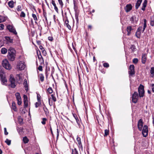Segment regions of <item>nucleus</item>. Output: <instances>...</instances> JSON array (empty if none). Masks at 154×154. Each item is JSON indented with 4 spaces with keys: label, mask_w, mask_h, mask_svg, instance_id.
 Segmentation results:
<instances>
[{
    "label": "nucleus",
    "mask_w": 154,
    "mask_h": 154,
    "mask_svg": "<svg viewBox=\"0 0 154 154\" xmlns=\"http://www.w3.org/2000/svg\"><path fill=\"white\" fill-rule=\"evenodd\" d=\"M7 27L10 32H12L16 35L17 34V33L16 31L15 28L13 25H8L7 26Z\"/></svg>",
    "instance_id": "nucleus-7"
},
{
    "label": "nucleus",
    "mask_w": 154,
    "mask_h": 154,
    "mask_svg": "<svg viewBox=\"0 0 154 154\" xmlns=\"http://www.w3.org/2000/svg\"><path fill=\"white\" fill-rule=\"evenodd\" d=\"M150 75L152 77H153L154 76V67H152L151 68L150 70Z\"/></svg>",
    "instance_id": "nucleus-26"
},
{
    "label": "nucleus",
    "mask_w": 154,
    "mask_h": 154,
    "mask_svg": "<svg viewBox=\"0 0 154 154\" xmlns=\"http://www.w3.org/2000/svg\"><path fill=\"white\" fill-rule=\"evenodd\" d=\"M147 4V0H144L142 4V6L141 8V10L143 11H144L145 10V8Z\"/></svg>",
    "instance_id": "nucleus-20"
},
{
    "label": "nucleus",
    "mask_w": 154,
    "mask_h": 154,
    "mask_svg": "<svg viewBox=\"0 0 154 154\" xmlns=\"http://www.w3.org/2000/svg\"><path fill=\"white\" fill-rule=\"evenodd\" d=\"M103 66L107 68L109 66V65L108 63H105L103 64Z\"/></svg>",
    "instance_id": "nucleus-48"
},
{
    "label": "nucleus",
    "mask_w": 154,
    "mask_h": 154,
    "mask_svg": "<svg viewBox=\"0 0 154 154\" xmlns=\"http://www.w3.org/2000/svg\"><path fill=\"white\" fill-rule=\"evenodd\" d=\"M4 25L2 24H0V30H2L4 29Z\"/></svg>",
    "instance_id": "nucleus-52"
},
{
    "label": "nucleus",
    "mask_w": 154,
    "mask_h": 154,
    "mask_svg": "<svg viewBox=\"0 0 154 154\" xmlns=\"http://www.w3.org/2000/svg\"><path fill=\"white\" fill-rule=\"evenodd\" d=\"M4 133L5 135H7L8 134V132L7 131V129L6 128H4Z\"/></svg>",
    "instance_id": "nucleus-55"
},
{
    "label": "nucleus",
    "mask_w": 154,
    "mask_h": 154,
    "mask_svg": "<svg viewBox=\"0 0 154 154\" xmlns=\"http://www.w3.org/2000/svg\"><path fill=\"white\" fill-rule=\"evenodd\" d=\"M43 109H44V111L45 112V113L46 114V113L47 112V108L45 106L44 107H43Z\"/></svg>",
    "instance_id": "nucleus-58"
},
{
    "label": "nucleus",
    "mask_w": 154,
    "mask_h": 154,
    "mask_svg": "<svg viewBox=\"0 0 154 154\" xmlns=\"http://www.w3.org/2000/svg\"><path fill=\"white\" fill-rule=\"evenodd\" d=\"M16 78L17 81L18 82L20 81L21 79V77L20 76V74H17L16 75Z\"/></svg>",
    "instance_id": "nucleus-35"
},
{
    "label": "nucleus",
    "mask_w": 154,
    "mask_h": 154,
    "mask_svg": "<svg viewBox=\"0 0 154 154\" xmlns=\"http://www.w3.org/2000/svg\"><path fill=\"white\" fill-rule=\"evenodd\" d=\"M79 15L77 14H75V18L76 20L77 23H79Z\"/></svg>",
    "instance_id": "nucleus-43"
},
{
    "label": "nucleus",
    "mask_w": 154,
    "mask_h": 154,
    "mask_svg": "<svg viewBox=\"0 0 154 154\" xmlns=\"http://www.w3.org/2000/svg\"><path fill=\"white\" fill-rule=\"evenodd\" d=\"M39 77L41 82H43L44 80V76L43 74H40L39 75Z\"/></svg>",
    "instance_id": "nucleus-31"
},
{
    "label": "nucleus",
    "mask_w": 154,
    "mask_h": 154,
    "mask_svg": "<svg viewBox=\"0 0 154 154\" xmlns=\"http://www.w3.org/2000/svg\"><path fill=\"white\" fill-rule=\"evenodd\" d=\"M152 91L153 92H154V84H152L151 85Z\"/></svg>",
    "instance_id": "nucleus-53"
},
{
    "label": "nucleus",
    "mask_w": 154,
    "mask_h": 154,
    "mask_svg": "<svg viewBox=\"0 0 154 154\" xmlns=\"http://www.w3.org/2000/svg\"><path fill=\"white\" fill-rule=\"evenodd\" d=\"M142 28V26H140L137 29L135 35L138 38H140L141 34V31Z\"/></svg>",
    "instance_id": "nucleus-12"
},
{
    "label": "nucleus",
    "mask_w": 154,
    "mask_h": 154,
    "mask_svg": "<svg viewBox=\"0 0 154 154\" xmlns=\"http://www.w3.org/2000/svg\"><path fill=\"white\" fill-rule=\"evenodd\" d=\"M132 29V27L131 26H128L127 27V31L128 32L127 35H130L131 34V31Z\"/></svg>",
    "instance_id": "nucleus-22"
},
{
    "label": "nucleus",
    "mask_w": 154,
    "mask_h": 154,
    "mask_svg": "<svg viewBox=\"0 0 154 154\" xmlns=\"http://www.w3.org/2000/svg\"><path fill=\"white\" fill-rule=\"evenodd\" d=\"M48 39L50 41H52L53 39L52 37L49 36L48 37Z\"/></svg>",
    "instance_id": "nucleus-61"
},
{
    "label": "nucleus",
    "mask_w": 154,
    "mask_h": 154,
    "mask_svg": "<svg viewBox=\"0 0 154 154\" xmlns=\"http://www.w3.org/2000/svg\"><path fill=\"white\" fill-rule=\"evenodd\" d=\"M50 69L49 68L48 69L47 68H46L45 70V74L46 75V78H47L48 75L49 74V73L48 72L49 71Z\"/></svg>",
    "instance_id": "nucleus-37"
},
{
    "label": "nucleus",
    "mask_w": 154,
    "mask_h": 154,
    "mask_svg": "<svg viewBox=\"0 0 154 154\" xmlns=\"http://www.w3.org/2000/svg\"><path fill=\"white\" fill-rule=\"evenodd\" d=\"M23 142L25 143H27L29 141V139H28L27 137L26 136L23 137Z\"/></svg>",
    "instance_id": "nucleus-34"
},
{
    "label": "nucleus",
    "mask_w": 154,
    "mask_h": 154,
    "mask_svg": "<svg viewBox=\"0 0 154 154\" xmlns=\"http://www.w3.org/2000/svg\"><path fill=\"white\" fill-rule=\"evenodd\" d=\"M47 120V119L46 118H43L42 119V121L41 122L42 123L43 125H45Z\"/></svg>",
    "instance_id": "nucleus-41"
},
{
    "label": "nucleus",
    "mask_w": 154,
    "mask_h": 154,
    "mask_svg": "<svg viewBox=\"0 0 154 154\" xmlns=\"http://www.w3.org/2000/svg\"><path fill=\"white\" fill-rule=\"evenodd\" d=\"M134 66L133 65H131L129 67L128 71L129 76H132L135 74Z\"/></svg>",
    "instance_id": "nucleus-10"
},
{
    "label": "nucleus",
    "mask_w": 154,
    "mask_h": 154,
    "mask_svg": "<svg viewBox=\"0 0 154 154\" xmlns=\"http://www.w3.org/2000/svg\"><path fill=\"white\" fill-rule=\"evenodd\" d=\"M57 138L59 136V130H58V128H57Z\"/></svg>",
    "instance_id": "nucleus-62"
},
{
    "label": "nucleus",
    "mask_w": 154,
    "mask_h": 154,
    "mask_svg": "<svg viewBox=\"0 0 154 154\" xmlns=\"http://www.w3.org/2000/svg\"><path fill=\"white\" fill-rule=\"evenodd\" d=\"M142 129V134L143 136L144 137H146L148 135V127L147 125H144L143 128Z\"/></svg>",
    "instance_id": "nucleus-5"
},
{
    "label": "nucleus",
    "mask_w": 154,
    "mask_h": 154,
    "mask_svg": "<svg viewBox=\"0 0 154 154\" xmlns=\"http://www.w3.org/2000/svg\"><path fill=\"white\" fill-rule=\"evenodd\" d=\"M58 2H59V3L60 6H61L62 7H63V4L62 2V0H58Z\"/></svg>",
    "instance_id": "nucleus-50"
},
{
    "label": "nucleus",
    "mask_w": 154,
    "mask_h": 154,
    "mask_svg": "<svg viewBox=\"0 0 154 154\" xmlns=\"http://www.w3.org/2000/svg\"><path fill=\"white\" fill-rule=\"evenodd\" d=\"M72 154H78V152L76 148H75L72 149Z\"/></svg>",
    "instance_id": "nucleus-38"
},
{
    "label": "nucleus",
    "mask_w": 154,
    "mask_h": 154,
    "mask_svg": "<svg viewBox=\"0 0 154 154\" xmlns=\"http://www.w3.org/2000/svg\"><path fill=\"white\" fill-rule=\"evenodd\" d=\"M2 72L1 73L0 72V76L1 78V80L3 84H5L7 82V80L6 79L5 76H4L2 74Z\"/></svg>",
    "instance_id": "nucleus-14"
},
{
    "label": "nucleus",
    "mask_w": 154,
    "mask_h": 154,
    "mask_svg": "<svg viewBox=\"0 0 154 154\" xmlns=\"http://www.w3.org/2000/svg\"><path fill=\"white\" fill-rule=\"evenodd\" d=\"M13 39L9 37H5L4 41H6L7 43H12L13 42Z\"/></svg>",
    "instance_id": "nucleus-16"
},
{
    "label": "nucleus",
    "mask_w": 154,
    "mask_h": 154,
    "mask_svg": "<svg viewBox=\"0 0 154 154\" xmlns=\"http://www.w3.org/2000/svg\"><path fill=\"white\" fill-rule=\"evenodd\" d=\"M24 100V107L26 108L28 106V101L27 99V97L26 95H24L23 96Z\"/></svg>",
    "instance_id": "nucleus-13"
},
{
    "label": "nucleus",
    "mask_w": 154,
    "mask_h": 154,
    "mask_svg": "<svg viewBox=\"0 0 154 154\" xmlns=\"http://www.w3.org/2000/svg\"><path fill=\"white\" fill-rule=\"evenodd\" d=\"M39 55H38V58L40 62V64H44V60L43 59L41 55L40 51H39Z\"/></svg>",
    "instance_id": "nucleus-18"
},
{
    "label": "nucleus",
    "mask_w": 154,
    "mask_h": 154,
    "mask_svg": "<svg viewBox=\"0 0 154 154\" xmlns=\"http://www.w3.org/2000/svg\"><path fill=\"white\" fill-rule=\"evenodd\" d=\"M130 49H131L132 52H133L136 51V48L134 45H132L130 47Z\"/></svg>",
    "instance_id": "nucleus-33"
},
{
    "label": "nucleus",
    "mask_w": 154,
    "mask_h": 154,
    "mask_svg": "<svg viewBox=\"0 0 154 154\" xmlns=\"http://www.w3.org/2000/svg\"><path fill=\"white\" fill-rule=\"evenodd\" d=\"M143 119H140L138 121L137 125L138 129L139 131H141L142 130V129L143 127Z\"/></svg>",
    "instance_id": "nucleus-9"
},
{
    "label": "nucleus",
    "mask_w": 154,
    "mask_h": 154,
    "mask_svg": "<svg viewBox=\"0 0 154 154\" xmlns=\"http://www.w3.org/2000/svg\"><path fill=\"white\" fill-rule=\"evenodd\" d=\"M8 5L11 8H12L14 7V2L12 0L9 2L8 3Z\"/></svg>",
    "instance_id": "nucleus-29"
},
{
    "label": "nucleus",
    "mask_w": 154,
    "mask_h": 154,
    "mask_svg": "<svg viewBox=\"0 0 154 154\" xmlns=\"http://www.w3.org/2000/svg\"><path fill=\"white\" fill-rule=\"evenodd\" d=\"M38 69L40 71H42V66L40 65L38 68Z\"/></svg>",
    "instance_id": "nucleus-57"
},
{
    "label": "nucleus",
    "mask_w": 154,
    "mask_h": 154,
    "mask_svg": "<svg viewBox=\"0 0 154 154\" xmlns=\"http://www.w3.org/2000/svg\"><path fill=\"white\" fill-rule=\"evenodd\" d=\"M139 96L137 92L136 91L134 92L132 96V101L133 103H137Z\"/></svg>",
    "instance_id": "nucleus-6"
},
{
    "label": "nucleus",
    "mask_w": 154,
    "mask_h": 154,
    "mask_svg": "<svg viewBox=\"0 0 154 154\" xmlns=\"http://www.w3.org/2000/svg\"><path fill=\"white\" fill-rule=\"evenodd\" d=\"M39 48L41 50V51H42V50H43L44 49V48H43V46L42 45H40Z\"/></svg>",
    "instance_id": "nucleus-64"
},
{
    "label": "nucleus",
    "mask_w": 154,
    "mask_h": 154,
    "mask_svg": "<svg viewBox=\"0 0 154 154\" xmlns=\"http://www.w3.org/2000/svg\"><path fill=\"white\" fill-rule=\"evenodd\" d=\"M32 16L35 21H36L37 20V16L35 14H32Z\"/></svg>",
    "instance_id": "nucleus-45"
},
{
    "label": "nucleus",
    "mask_w": 154,
    "mask_h": 154,
    "mask_svg": "<svg viewBox=\"0 0 154 154\" xmlns=\"http://www.w3.org/2000/svg\"><path fill=\"white\" fill-rule=\"evenodd\" d=\"M138 92L139 97L141 98L143 97L144 95V86L141 84H140L138 88Z\"/></svg>",
    "instance_id": "nucleus-3"
},
{
    "label": "nucleus",
    "mask_w": 154,
    "mask_h": 154,
    "mask_svg": "<svg viewBox=\"0 0 154 154\" xmlns=\"http://www.w3.org/2000/svg\"><path fill=\"white\" fill-rule=\"evenodd\" d=\"M11 108L14 111H17V110L15 103L14 102L12 103Z\"/></svg>",
    "instance_id": "nucleus-27"
},
{
    "label": "nucleus",
    "mask_w": 154,
    "mask_h": 154,
    "mask_svg": "<svg viewBox=\"0 0 154 154\" xmlns=\"http://www.w3.org/2000/svg\"><path fill=\"white\" fill-rule=\"evenodd\" d=\"M11 140H9L8 139H6V140L5 141V142L6 143V144L8 145H10L11 144Z\"/></svg>",
    "instance_id": "nucleus-39"
},
{
    "label": "nucleus",
    "mask_w": 154,
    "mask_h": 154,
    "mask_svg": "<svg viewBox=\"0 0 154 154\" xmlns=\"http://www.w3.org/2000/svg\"><path fill=\"white\" fill-rule=\"evenodd\" d=\"M73 4H74V9H75L76 8V5H75V1H73Z\"/></svg>",
    "instance_id": "nucleus-63"
},
{
    "label": "nucleus",
    "mask_w": 154,
    "mask_h": 154,
    "mask_svg": "<svg viewBox=\"0 0 154 154\" xmlns=\"http://www.w3.org/2000/svg\"><path fill=\"white\" fill-rule=\"evenodd\" d=\"M0 18L1 19V22H3L5 21L6 19H7L6 17H5L4 16H0Z\"/></svg>",
    "instance_id": "nucleus-36"
},
{
    "label": "nucleus",
    "mask_w": 154,
    "mask_h": 154,
    "mask_svg": "<svg viewBox=\"0 0 154 154\" xmlns=\"http://www.w3.org/2000/svg\"><path fill=\"white\" fill-rule=\"evenodd\" d=\"M72 115L73 117L75 118V119H78V117L77 116V115L76 114L74 113H72Z\"/></svg>",
    "instance_id": "nucleus-59"
},
{
    "label": "nucleus",
    "mask_w": 154,
    "mask_h": 154,
    "mask_svg": "<svg viewBox=\"0 0 154 154\" xmlns=\"http://www.w3.org/2000/svg\"><path fill=\"white\" fill-rule=\"evenodd\" d=\"M77 141L78 142V146L79 148L82 149V144L81 142V139L79 137H77L76 139Z\"/></svg>",
    "instance_id": "nucleus-19"
},
{
    "label": "nucleus",
    "mask_w": 154,
    "mask_h": 154,
    "mask_svg": "<svg viewBox=\"0 0 154 154\" xmlns=\"http://www.w3.org/2000/svg\"><path fill=\"white\" fill-rule=\"evenodd\" d=\"M26 66V64L23 61H19L17 65V68L19 70H24Z\"/></svg>",
    "instance_id": "nucleus-2"
},
{
    "label": "nucleus",
    "mask_w": 154,
    "mask_h": 154,
    "mask_svg": "<svg viewBox=\"0 0 154 154\" xmlns=\"http://www.w3.org/2000/svg\"><path fill=\"white\" fill-rule=\"evenodd\" d=\"M7 50L6 48H3L1 49V52L2 54H5L7 53Z\"/></svg>",
    "instance_id": "nucleus-30"
},
{
    "label": "nucleus",
    "mask_w": 154,
    "mask_h": 154,
    "mask_svg": "<svg viewBox=\"0 0 154 154\" xmlns=\"http://www.w3.org/2000/svg\"><path fill=\"white\" fill-rule=\"evenodd\" d=\"M15 51L12 48H10L8 50V58L11 61H13L15 59Z\"/></svg>",
    "instance_id": "nucleus-1"
},
{
    "label": "nucleus",
    "mask_w": 154,
    "mask_h": 154,
    "mask_svg": "<svg viewBox=\"0 0 154 154\" xmlns=\"http://www.w3.org/2000/svg\"><path fill=\"white\" fill-rule=\"evenodd\" d=\"M17 10L18 11H20L22 10V6L21 5H18L17 8Z\"/></svg>",
    "instance_id": "nucleus-51"
},
{
    "label": "nucleus",
    "mask_w": 154,
    "mask_h": 154,
    "mask_svg": "<svg viewBox=\"0 0 154 154\" xmlns=\"http://www.w3.org/2000/svg\"><path fill=\"white\" fill-rule=\"evenodd\" d=\"M42 52L43 55L44 56H45L46 54V51L44 49L43 50H42L41 51Z\"/></svg>",
    "instance_id": "nucleus-56"
},
{
    "label": "nucleus",
    "mask_w": 154,
    "mask_h": 154,
    "mask_svg": "<svg viewBox=\"0 0 154 154\" xmlns=\"http://www.w3.org/2000/svg\"><path fill=\"white\" fill-rule=\"evenodd\" d=\"M41 104V101L40 102H36L35 103V107L36 108H37L38 106H40Z\"/></svg>",
    "instance_id": "nucleus-46"
},
{
    "label": "nucleus",
    "mask_w": 154,
    "mask_h": 154,
    "mask_svg": "<svg viewBox=\"0 0 154 154\" xmlns=\"http://www.w3.org/2000/svg\"><path fill=\"white\" fill-rule=\"evenodd\" d=\"M51 3L52 4L54 7V8L55 11L57 12H58V9L56 6V4L55 3V2L54 0H51Z\"/></svg>",
    "instance_id": "nucleus-23"
},
{
    "label": "nucleus",
    "mask_w": 154,
    "mask_h": 154,
    "mask_svg": "<svg viewBox=\"0 0 154 154\" xmlns=\"http://www.w3.org/2000/svg\"><path fill=\"white\" fill-rule=\"evenodd\" d=\"M69 20L67 19L65 21V23L66 25L67 28H68L69 30H70L71 29V26L69 25Z\"/></svg>",
    "instance_id": "nucleus-24"
},
{
    "label": "nucleus",
    "mask_w": 154,
    "mask_h": 154,
    "mask_svg": "<svg viewBox=\"0 0 154 154\" xmlns=\"http://www.w3.org/2000/svg\"><path fill=\"white\" fill-rule=\"evenodd\" d=\"M138 61V59L137 58H134L133 60V63L135 64L137 63Z\"/></svg>",
    "instance_id": "nucleus-42"
},
{
    "label": "nucleus",
    "mask_w": 154,
    "mask_h": 154,
    "mask_svg": "<svg viewBox=\"0 0 154 154\" xmlns=\"http://www.w3.org/2000/svg\"><path fill=\"white\" fill-rule=\"evenodd\" d=\"M132 6L131 4H127L125 7V10L127 12H129L132 9Z\"/></svg>",
    "instance_id": "nucleus-15"
},
{
    "label": "nucleus",
    "mask_w": 154,
    "mask_h": 154,
    "mask_svg": "<svg viewBox=\"0 0 154 154\" xmlns=\"http://www.w3.org/2000/svg\"><path fill=\"white\" fill-rule=\"evenodd\" d=\"M143 29L142 30V32H143L145 29L146 28V20L145 19H144L143 20Z\"/></svg>",
    "instance_id": "nucleus-25"
},
{
    "label": "nucleus",
    "mask_w": 154,
    "mask_h": 154,
    "mask_svg": "<svg viewBox=\"0 0 154 154\" xmlns=\"http://www.w3.org/2000/svg\"><path fill=\"white\" fill-rule=\"evenodd\" d=\"M51 96L52 97V100L54 101V102H55L57 100L56 97L54 96V95L52 94L51 95Z\"/></svg>",
    "instance_id": "nucleus-47"
},
{
    "label": "nucleus",
    "mask_w": 154,
    "mask_h": 154,
    "mask_svg": "<svg viewBox=\"0 0 154 154\" xmlns=\"http://www.w3.org/2000/svg\"><path fill=\"white\" fill-rule=\"evenodd\" d=\"M21 17H25V14L23 11H22L20 14Z\"/></svg>",
    "instance_id": "nucleus-49"
},
{
    "label": "nucleus",
    "mask_w": 154,
    "mask_h": 154,
    "mask_svg": "<svg viewBox=\"0 0 154 154\" xmlns=\"http://www.w3.org/2000/svg\"><path fill=\"white\" fill-rule=\"evenodd\" d=\"M2 65L3 67L7 69H10L11 68V65L8 60L6 59L3 60L2 62Z\"/></svg>",
    "instance_id": "nucleus-4"
},
{
    "label": "nucleus",
    "mask_w": 154,
    "mask_h": 154,
    "mask_svg": "<svg viewBox=\"0 0 154 154\" xmlns=\"http://www.w3.org/2000/svg\"><path fill=\"white\" fill-rule=\"evenodd\" d=\"M23 85H24V87L25 88V90L27 91L28 89V85L27 83V80L26 79H25L23 83Z\"/></svg>",
    "instance_id": "nucleus-28"
},
{
    "label": "nucleus",
    "mask_w": 154,
    "mask_h": 154,
    "mask_svg": "<svg viewBox=\"0 0 154 154\" xmlns=\"http://www.w3.org/2000/svg\"><path fill=\"white\" fill-rule=\"evenodd\" d=\"M40 96L39 94H37V99L38 102H40Z\"/></svg>",
    "instance_id": "nucleus-54"
},
{
    "label": "nucleus",
    "mask_w": 154,
    "mask_h": 154,
    "mask_svg": "<svg viewBox=\"0 0 154 154\" xmlns=\"http://www.w3.org/2000/svg\"><path fill=\"white\" fill-rule=\"evenodd\" d=\"M109 134V130L107 129H106L105 130V134L104 135V136H107Z\"/></svg>",
    "instance_id": "nucleus-44"
},
{
    "label": "nucleus",
    "mask_w": 154,
    "mask_h": 154,
    "mask_svg": "<svg viewBox=\"0 0 154 154\" xmlns=\"http://www.w3.org/2000/svg\"><path fill=\"white\" fill-rule=\"evenodd\" d=\"M9 81L11 82V88H14L16 86L15 80L14 78L12 76V75H10V78L9 79Z\"/></svg>",
    "instance_id": "nucleus-8"
},
{
    "label": "nucleus",
    "mask_w": 154,
    "mask_h": 154,
    "mask_svg": "<svg viewBox=\"0 0 154 154\" xmlns=\"http://www.w3.org/2000/svg\"><path fill=\"white\" fill-rule=\"evenodd\" d=\"M17 100V104L20 105L21 104V99L20 94L18 92H17L15 94Z\"/></svg>",
    "instance_id": "nucleus-11"
},
{
    "label": "nucleus",
    "mask_w": 154,
    "mask_h": 154,
    "mask_svg": "<svg viewBox=\"0 0 154 154\" xmlns=\"http://www.w3.org/2000/svg\"><path fill=\"white\" fill-rule=\"evenodd\" d=\"M75 120H76V122H77V124L79 126V125H80V121H79V120L78 118L77 119H76Z\"/></svg>",
    "instance_id": "nucleus-60"
},
{
    "label": "nucleus",
    "mask_w": 154,
    "mask_h": 154,
    "mask_svg": "<svg viewBox=\"0 0 154 154\" xmlns=\"http://www.w3.org/2000/svg\"><path fill=\"white\" fill-rule=\"evenodd\" d=\"M142 0H137L135 5V8L136 9H138L140 6Z\"/></svg>",
    "instance_id": "nucleus-21"
},
{
    "label": "nucleus",
    "mask_w": 154,
    "mask_h": 154,
    "mask_svg": "<svg viewBox=\"0 0 154 154\" xmlns=\"http://www.w3.org/2000/svg\"><path fill=\"white\" fill-rule=\"evenodd\" d=\"M53 90L51 87H50L47 89V92L49 93V94H51L53 92Z\"/></svg>",
    "instance_id": "nucleus-40"
},
{
    "label": "nucleus",
    "mask_w": 154,
    "mask_h": 154,
    "mask_svg": "<svg viewBox=\"0 0 154 154\" xmlns=\"http://www.w3.org/2000/svg\"><path fill=\"white\" fill-rule=\"evenodd\" d=\"M147 59V55L145 54H142V63L143 64H145Z\"/></svg>",
    "instance_id": "nucleus-17"
},
{
    "label": "nucleus",
    "mask_w": 154,
    "mask_h": 154,
    "mask_svg": "<svg viewBox=\"0 0 154 154\" xmlns=\"http://www.w3.org/2000/svg\"><path fill=\"white\" fill-rule=\"evenodd\" d=\"M150 25L152 26H154V16H152L151 18Z\"/></svg>",
    "instance_id": "nucleus-32"
}]
</instances>
